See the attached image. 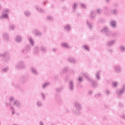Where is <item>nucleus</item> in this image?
Instances as JSON below:
<instances>
[{
    "label": "nucleus",
    "mask_w": 125,
    "mask_h": 125,
    "mask_svg": "<svg viewBox=\"0 0 125 125\" xmlns=\"http://www.w3.org/2000/svg\"><path fill=\"white\" fill-rule=\"evenodd\" d=\"M17 42H21V41H22V39L21 38V37H18L17 38Z\"/></svg>",
    "instance_id": "f257e3e1"
},
{
    "label": "nucleus",
    "mask_w": 125,
    "mask_h": 125,
    "mask_svg": "<svg viewBox=\"0 0 125 125\" xmlns=\"http://www.w3.org/2000/svg\"><path fill=\"white\" fill-rule=\"evenodd\" d=\"M62 46H64V47H68V45L65 43H62Z\"/></svg>",
    "instance_id": "f03ea898"
},
{
    "label": "nucleus",
    "mask_w": 125,
    "mask_h": 125,
    "mask_svg": "<svg viewBox=\"0 0 125 125\" xmlns=\"http://www.w3.org/2000/svg\"><path fill=\"white\" fill-rule=\"evenodd\" d=\"M111 25L112 26H113V27H115V26H116V23H115V22L114 21H112L111 22Z\"/></svg>",
    "instance_id": "7ed1b4c3"
},
{
    "label": "nucleus",
    "mask_w": 125,
    "mask_h": 125,
    "mask_svg": "<svg viewBox=\"0 0 125 125\" xmlns=\"http://www.w3.org/2000/svg\"><path fill=\"white\" fill-rule=\"evenodd\" d=\"M84 48H85V49H86V50H88V47L86 45L84 46Z\"/></svg>",
    "instance_id": "20e7f679"
},
{
    "label": "nucleus",
    "mask_w": 125,
    "mask_h": 125,
    "mask_svg": "<svg viewBox=\"0 0 125 125\" xmlns=\"http://www.w3.org/2000/svg\"><path fill=\"white\" fill-rule=\"evenodd\" d=\"M15 105H16V106H17L18 105H19V102H16L15 103Z\"/></svg>",
    "instance_id": "39448f33"
},
{
    "label": "nucleus",
    "mask_w": 125,
    "mask_h": 125,
    "mask_svg": "<svg viewBox=\"0 0 125 125\" xmlns=\"http://www.w3.org/2000/svg\"><path fill=\"white\" fill-rule=\"evenodd\" d=\"M113 85H114V86H116L117 85V83L116 82L113 83Z\"/></svg>",
    "instance_id": "423d86ee"
},
{
    "label": "nucleus",
    "mask_w": 125,
    "mask_h": 125,
    "mask_svg": "<svg viewBox=\"0 0 125 125\" xmlns=\"http://www.w3.org/2000/svg\"><path fill=\"white\" fill-rule=\"evenodd\" d=\"M79 80L80 82H82V81H83V78H82V77L79 78Z\"/></svg>",
    "instance_id": "0eeeda50"
},
{
    "label": "nucleus",
    "mask_w": 125,
    "mask_h": 125,
    "mask_svg": "<svg viewBox=\"0 0 125 125\" xmlns=\"http://www.w3.org/2000/svg\"><path fill=\"white\" fill-rule=\"evenodd\" d=\"M29 41L31 43H33V40L32 39H30Z\"/></svg>",
    "instance_id": "6e6552de"
},
{
    "label": "nucleus",
    "mask_w": 125,
    "mask_h": 125,
    "mask_svg": "<svg viewBox=\"0 0 125 125\" xmlns=\"http://www.w3.org/2000/svg\"><path fill=\"white\" fill-rule=\"evenodd\" d=\"M4 17L7 18L8 17V16H7V15H6V16H5Z\"/></svg>",
    "instance_id": "1a4fd4ad"
},
{
    "label": "nucleus",
    "mask_w": 125,
    "mask_h": 125,
    "mask_svg": "<svg viewBox=\"0 0 125 125\" xmlns=\"http://www.w3.org/2000/svg\"><path fill=\"white\" fill-rule=\"evenodd\" d=\"M69 28V26H67L66 28Z\"/></svg>",
    "instance_id": "9d476101"
},
{
    "label": "nucleus",
    "mask_w": 125,
    "mask_h": 125,
    "mask_svg": "<svg viewBox=\"0 0 125 125\" xmlns=\"http://www.w3.org/2000/svg\"><path fill=\"white\" fill-rule=\"evenodd\" d=\"M12 99H13V98H11V100H12Z\"/></svg>",
    "instance_id": "9b49d317"
},
{
    "label": "nucleus",
    "mask_w": 125,
    "mask_h": 125,
    "mask_svg": "<svg viewBox=\"0 0 125 125\" xmlns=\"http://www.w3.org/2000/svg\"><path fill=\"white\" fill-rule=\"evenodd\" d=\"M45 85H43V87H44Z\"/></svg>",
    "instance_id": "f8f14e48"
}]
</instances>
